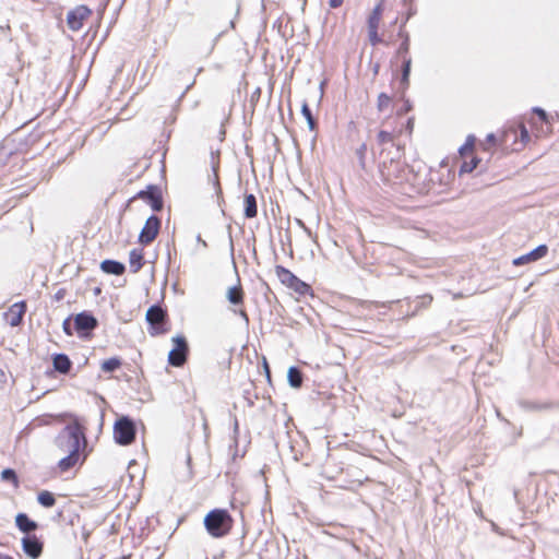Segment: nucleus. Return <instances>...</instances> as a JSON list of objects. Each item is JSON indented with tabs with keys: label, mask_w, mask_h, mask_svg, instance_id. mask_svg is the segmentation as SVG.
<instances>
[{
	"label": "nucleus",
	"mask_w": 559,
	"mask_h": 559,
	"mask_svg": "<svg viewBox=\"0 0 559 559\" xmlns=\"http://www.w3.org/2000/svg\"><path fill=\"white\" fill-rule=\"evenodd\" d=\"M412 110V104L405 100L402 106L395 108L392 115L384 117L376 135V143L383 155L388 145L394 146L404 134H412L414 130V117H407Z\"/></svg>",
	"instance_id": "obj_1"
},
{
	"label": "nucleus",
	"mask_w": 559,
	"mask_h": 559,
	"mask_svg": "<svg viewBox=\"0 0 559 559\" xmlns=\"http://www.w3.org/2000/svg\"><path fill=\"white\" fill-rule=\"evenodd\" d=\"M532 141L526 123L523 120L509 123L499 140L506 153L521 152Z\"/></svg>",
	"instance_id": "obj_2"
},
{
	"label": "nucleus",
	"mask_w": 559,
	"mask_h": 559,
	"mask_svg": "<svg viewBox=\"0 0 559 559\" xmlns=\"http://www.w3.org/2000/svg\"><path fill=\"white\" fill-rule=\"evenodd\" d=\"M367 152H368V146H367V143H365V142H362L354 152V154L358 160V166L361 170L367 169Z\"/></svg>",
	"instance_id": "obj_26"
},
{
	"label": "nucleus",
	"mask_w": 559,
	"mask_h": 559,
	"mask_svg": "<svg viewBox=\"0 0 559 559\" xmlns=\"http://www.w3.org/2000/svg\"><path fill=\"white\" fill-rule=\"evenodd\" d=\"M100 270L107 274L122 275L126 271L124 264L115 260H104Z\"/></svg>",
	"instance_id": "obj_23"
},
{
	"label": "nucleus",
	"mask_w": 559,
	"mask_h": 559,
	"mask_svg": "<svg viewBox=\"0 0 559 559\" xmlns=\"http://www.w3.org/2000/svg\"><path fill=\"white\" fill-rule=\"evenodd\" d=\"M392 105V97L385 93H380L377 98V109L380 112L385 111Z\"/></svg>",
	"instance_id": "obj_30"
},
{
	"label": "nucleus",
	"mask_w": 559,
	"mask_h": 559,
	"mask_svg": "<svg viewBox=\"0 0 559 559\" xmlns=\"http://www.w3.org/2000/svg\"><path fill=\"white\" fill-rule=\"evenodd\" d=\"M380 175L382 180L389 185H401L405 179L406 168L400 159L391 158L389 162L380 163Z\"/></svg>",
	"instance_id": "obj_8"
},
{
	"label": "nucleus",
	"mask_w": 559,
	"mask_h": 559,
	"mask_svg": "<svg viewBox=\"0 0 559 559\" xmlns=\"http://www.w3.org/2000/svg\"><path fill=\"white\" fill-rule=\"evenodd\" d=\"M265 369H266L267 376H270L269 365L266 362H265Z\"/></svg>",
	"instance_id": "obj_43"
},
{
	"label": "nucleus",
	"mask_w": 559,
	"mask_h": 559,
	"mask_svg": "<svg viewBox=\"0 0 559 559\" xmlns=\"http://www.w3.org/2000/svg\"><path fill=\"white\" fill-rule=\"evenodd\" d=\"M288 382L293 388H300L302 384V373L296 367H290L287 373Z\"/></svg>",
	"instance_id": "obj_27"
},
{
	"label": "nucleus",
	"mask_w": 559,
	"mask_h": 559,
	"mask_svg": "<svg viewBox=\"0 0 559 559\" xmlns=\"http://www.w3.org/2000/svg\"><path fill=\"white\" fill-rule=\"evenodd\" d=\"M122 365V361L118 357H111L102 362L100 368L104 372H112L119 369Z\"/></svg>",
	"instance_id": "obj_29"
},
{
	"label": "nucleus",
	"mask_w": 559,
	"mask_h": 559,
	"mask_svg": "<svg viewBox=\"0 0 559 559\" xmlns=\"http://www.w3.org/2000/svg\"><path fill=\"white\" fill-rule=\"evenodd\" d=\"M486 142L491 144V145H496L497 144V139H496V135L490 133L487 135L486 138Z\"/></svg>",
	"instance_id": "obj_40"
},
{
	"label": "nucleus",
	"mask_w": 559,
	"mask_h": 559,
	"mask_svg": "<svg viewBox=\"0 0 559 559\" xmlns=\"http://www.w3.org/2000/svg\"><path fill=\"white\" fill-rule=\"evenodd\" d=\"M15 526L25 535H32L31 533L38 528V523L29 519L26 513H17L15 516Z\"/></svg>",
	"instance_id": "obj_21"
},
{
	"label": "nucleus",
	"mask_w": 559,
	"mask_h": 559,
	"mask_svg": "<svg viewBox=\"0 0 559 559\" xmlns=\"http://www.w3.org/2000/svg\"><path fill=\"white\" fill-rule=\"evenodd\" d=\"M92 10L84 4L78 5L67 14V25L72 32H79L92 15Z\"/></svg>",
	"instance_id": "obj_15"
},
{
	"label": "nucleus",
	"mask_w": 559,
	"mask_h": 559,
	"mask_svg": "<svg viewBox=\"0 0 559 559\" xmlns=\"http://www.w3.org/2000/svg\"><path fill=\"white\" fill-rule=\"evenodd\" d=\"M261 93H262L261 87H257L252 92L251 97H250V100H251L252 104H257L259 102V99L261 97Z\"/></svg>",
	"instance_id": "obj_37"
},
{
	"label": "nucleus",
	"mask_w": 559,
	"mask_h": 559,
	"mask_svg": "<svg viewBox=\"0 0 559 559\" xmlns=\"http://www.w3.org/2000/svg\"><path fill=\"white\" fill-rule=\"evenodd\" d=\"M1 479L4 481H10L14 488H19L20 481L19 477L12 468H5L1 473Z\"/></svg>",
	"instance_id": "obj_31"
},
{
	"label": "nucleus",
	"mask_w": 559,
	"mask_h": 559,
	"mask_svg": "<svg viewBox=\"0 0 559 559\" xmlns=\"http://www.w3.org/2000/svg\"><path fill=\"white\" fill-rule=\"evenodd\" d=\"M245 216L247 218H253L258 215L257 199L253 194H246L243 200Z\"/></svg>",
	"instance_id": "obj_25"
},
{
	"label": "nucleus",
	"mask_w": 559,
	"mask_h": 559,
	"mask_svg": "<svg viewBox=\"0 0 559 559\" xmlns=\"http://www.w3.org/2000/svg\"><path fill=\"white\" fill-rule=\"evenodd\" d=\"M26 312V302L19 301L13 304L4 313V319L11 326H17L22 323L23 317Z\"/></svg>",
	"instance_id": "obj_19"
},
{
	"label": "nucleus",
	"mask_w": 559,
	"mask_h": 559,
	"mask_svg": "<svg viewBox=\"0 0 559 559\" xmlns=\"http://www.w3.org/2000/svg\"><path fill=\"white\" fill-rule=\"evenodd\" d=\"M523 121L526 123L532 139L547 138L552 133L551 122L545 110L540 108H533L531 116Z\"/></svg>",
	"instance_id": "obj_6"
},
{
	"label": "nucleus",
	"mask_w": 559,
	"mask_h": 559,
	"mask_svg": "<svg viewBox=\"0 0 559 559\" xmlns=\"http://www.w3.org/2000/svg\"><path fill=\"white\" fill-rule=\"evenodd\" d=\"M274 272L278 281L288 289H292L299 296H313L312 287L297 277L290 270L283 265H276Z\"/></svg>",
	"instance_id": "obj_7"
},
{
	"label": "nucleus",
	"mask_w": 559,
	"mask_h": 559,
	"mask_svg": "<svg viewBox=\"0 0 559 559\" xmlns=\"http://www.w3.org/2000/svg\"><path fill=\"white\" fill-rule=\"evenodd\" d=\"M475 140L468 136L464 145L460 148V154L463 157V163L460 167V173H472L479 164V158L474 155Z\"/></svg>",
	"instance_id": "obj_13"
},
{
	"label": "nucleus",
	"mask_w": 559,
	"mask_h": 559,
	"mask_svg": "<svg viewBox=\"0 0 559 559\" xmlns=\"http://www.w3.org/2000/svg\"><path fill=\"white\" fill-rule=\"evenodd\" d=\"M135 425L127 416H122L116 420L114 425V438L120 445H129L135 440Z\"/></svg>",
	"instance_id": "obj_9"
},
{
	"label": "nucleus",
	"mask_w": 559,
	"mask_h": 559,
	"mask_svg": "<svg viewBox=\"0 0 559 559\" xmlns=\"http://www.w3.org/2000/svg\"><path fill=\"white\" fill-rule=\"evenodd\" d=\"M204 527L213 538H222L230 534L235 521L226 509H213L203 520Z\"/></svg>",
	"instance_id": "obj_4"
},
{
	"label": "nucleus",
	"mask_w": 559,
	"mask_h": 559,
	"mask_svg": "<svg viewBox=\"0 0 559 559\" xmlns=\"http://www.w3.org/2000/svg\"><path fill=\"white\" fill-rule=\"evenodd\" d=\"M66 430L69 433L72 443L69 455L58 462L60 473H66L76 465L80 459V439H84V432L78 423L67 426Z\"/></svg>",
	"instance_id": "obj_5"
},
{
	"label": "nucleus",
	"mask_w": 559,
	"mask_h": 559,
	"mask_svg": "<svg viewBox=\"0 0 559 559\" xmlns=\"http://www.w3.org/2000/svg\"><path fill=\"white\" fill-rule=\"evenodd\" d=\"M548 252V247L546 245H540L531 252L523 254L513 260V265L520 266L534 261H537L544 258Z\"/></svg>",
	"instance_id": "obj_20"
},
{
	"label": "nucleus",
	"mask_w": 559,
	"mask_h": 559,
	"mask_svg": "<svg viewBox=\"0 0 559 559\" xmlns=\"http://www.w3.org/2000/svg\"><path fill=\"white\" fill-rule=\"evenodd\" d=\"M213 183H214V188H215L216 192L218 194H222V188H221L219 177H218V164H216L213 167Z\"/></svg>",
	"instance_id": "obj_34"
},
{
	"label": "nucleus",
	"mask_w": 559,
	"mask_h": 559,
	"mask_svg": "<svg viewBox=\"0 0 559 559\" xmlns=\"http://www.w3.org/2000/svg\"><path fill=\"white\" fill-rule=\"evenodd\" d=\"M136 199H141L146 202L155 212H158L163 209L162 193L159 188L156 186L151 185L146 188V190L138 192L129 200V203H132Z\"/></svg>",
	"instance_id": "obj_14"
},
{
	"label": "nucleus",
	"mask_w": 559,
	"mask_h": 559,
	"mask_svg": "<svg viewBox=\"0 0 559 559\" xmlns=\"http://www.w3.org/2000/svg\"><path fill=\"white\" fill-rule=\"evenodd\" d=\"M301 112L304 117L306 118L309 129L311 131H314L317 129V121L312 116L311 109L307 103H304L301 106Z\"/></svg>",
	"instance_id": "obj_32"
},
{
	"label": "nucleus",
	"mask_w": 559,
	"mask_h": 559,
	"mask_svg": "<svg viewBox=\"0 0 559 559\" xmlns=\"http://www.w3.org/2000/svg\"><path fill=\"white\" fill-rule=\"evenodd\" d=\"M374 307H379V302H372Z\"/></svg>",
	"instance_id": "obj_44"
},
{
	"label": "nucleus",
	"mask_w": 559,
	"mask_h": 559,
	"mask_svg": "<svg viewBox=\"0 0 559 559\" xmlns=\"http://www.w3.org/2000/svg\"><path fill=\"white\" fill-rule=\"evenodd\" d=\"M411 64L412 60L409 57H403V73H402V83L408 85V79L411 73Z\"/></svg>",
	"instance_id": "obj_33"
},
{
	"label": "nucleus",
	"mask_w": 559,
	"mask_h": 559,
	"mask_svg": "<svg viewBox=\"0 0 559 559\" xmlns=\"http://www.w3.org/2000/svg\"><path fill=\"white\" fill-rule=\"evenodd\" d=\"M62 328H63V331L67 335L71 336L73 333H72V330L70 328V318L66 319L63 321V324H62Z\"/></svg>",
	"instance_id": "obj_38"
},
{
	"label": "nucleus",
	"mask_w": 559,
	"mask_h": 559,
	"mask_svg": "<svg viewBox=\"0 0 559 559\" xmlns=\"http://www.w3.org/2000/svg\"><path fill=\"white\" fill-rule=\"evenodd\" d=\"M37 501L44 508H51L56 503V497L52 492L48 490H41L37 495Z\"/></svg>",
	"instance_id": "obj_28"
},
{
	"label": "nucleus",
	"mask_w": 559,
	"mask_h": 559,
	"mask_svg": "<svg viewBox=\"0 0 559 559\" xmlns=\"http://www.w3.org/2000/svg\"><path fill=\"white\" fill-rule=\"evenodd\" d=\"M384 9L385 0H379L366 17L368 40L372 47L378 45L389 46L394 43L393 35L389 34L386 29H383L380 33V24L382 22Z\"/></svg>",
	"instance_id": "obj_3"
},
{
	"label": "nucleus",
	"mask_w": 559,
	"mask_h": 559,
	"mask_svg": "<svg viewBox=\"0 0 559 559\" xmlns=\"http://www.w3.org/2000/svg\"><path fill=\"white\" fill-rule=\"evenodd\" d=\"M344 3V0H329V5L332 9L340 8Z\"/></svg>",
	"instance_id": "obj_39"
},
{
	"label": "nucleus",
	"mask_w": 559,
	"mask_h": 559,
	"mask_svg": "<svg viewBox=\"0 0 559 559\" xmlns=\"http://www.w3.org/2000/svg\"><path fill=\"white\" fill-rule=\"evenodd\" d=\"M22 549L31 559H38L44 551V543L36 535H25L21 539Z\"/></svg>",
	"instance_id": "obj_18"
},
{
	"label": "nucleus",
	"mask_w": 559,
	"mask_h": 559,
	"mask_svg": "<svg viewBox=\"0 0 559 559\" xmlns=\"http://www.w3.org/2000/svg\"><path fill=\"white\" fill-rule=\"evenodd\" d=\"M347 131H348V133H352V134H358L359 133L358 123L355 120L348 121Z\"/></svg>",
	"instance_id": "obj_36"
},
{
	"label": "nucleus",
	"mask_w": 559,
	"mask_h": 559,
	"mask_svg": "<svg viewBox=\"0 0 559 559\" xmlns=\"http://www.w3.org/2000/svg\"><path fill=\"white\" fill-rule=\"evenodd\" d=\"M129 265L132 273H138L144 265V251L140 248H134L129 253Z\"/></svg>",
	"instance_id": "obj_22"
},
{
	"label": "nucleus",
	"mask_w": 559,
	"mask_h": 559,
	"mask_svg": "<svg viewBox=\"0 0 559 559\" xmlns=\"http://www.w3.org/2000/svg\"><path fill=\"white\" fill-rule=\"evenodd\" d=\"M166 320L167 313L160 306L150 307L146 311V321L151 324L150 334L155 336L168 332V328L165 326Z\"/></svg>",
	"instance_id": "obj_11"
},
{
	"label": "nucleus",
	"mask_w": 559,
	"mask_h": 559,
	"mask_svg": "<svg viewBox=\"0 0 559 559\" xmlns=\"http://www.w3.org/2000/svg\"><path fill=\"white\" fill-rule=\"evenodd\" d=\"M159 229H160V219L155 215L150 216L146 219V222L139 235V242L143 246H147V245L152 243L158 236Z\"/></svg>",
	"instance_id": "obj_17"
},
{
	"label": "nucleus",
	"mask_w": 559,
	"mask_h": 559,
	"mask_svg": "<svg viewBox=\"0 0 559 559\" xmlns=\"http://www.w3.org/2000/svg\"><path fill=\"white\" fill-rule=\"evenodd\" d=\"M53 368L60 373L67 374L72 367L70 358L64 354H57L52 359Z\"/></svg>",
	"instance_id": "obj_24"
},
{
	"label": "nucleus",
	"mask_w": 559,
	"mask_h": 559,
	"mask_svg": "<svg viewBox=\"0 0 559 559\" xmlns=\"http://www.w3.org/2000/svg\"><path fill=\"white\" fill-rule=\"evenodd\" d=\"M56 296L58 299H61L63 297V292H58Z\"/></svg>",
	"instance_id": "obj_42"
},
{
	"label": "nucleus",
	"mask_w": 559,
	"mask_h": 559,
	"mask_svg": "<svg viewBox=\"0 0 559 559\" xmlns=\"http://www.w3.org/2000/svg\"><path fill=\"white\" fill-rule=\"evenodd\" d=\"M97 324V319L87 311L80 312L74 317V329L80 337L90 336Z\"/></svg>",
	"instance_id": "obj_16"
},
{
	"label": "nucleus",
	"mask_w": 559,
	"mask_h": 559,
	"mask_svg": "<svg viewBox=\"0 0 559 559\" xmlns=\"http://www.w3.org/2000/svg\"><path fill=\"white\" fill-rule=\"evenodd\" d=\"M0 559H14V558L12 556H10V555H5V554L0 552Z\"/></svg>",
	"instance_id": "obj_41"
},
{
	"label": "nucleus",
	"mask_w": 559,
	"mask_h": 559,
	"mask_svg": "<svg viewBox=\"0 0 559 559\" xmlns=\"http://www.w3.org/2000/svg\"><path fill=\"white\" fill-rule=\"evenodd\" d=\"M174 348L168 354V364L173 367H182L188 359L189 346L183 335H177L171 338Z\"/></svg>",
	"instance_id": "obj_10"
},
{
	"label": "nucleus",
	"mask_w": 559,
	"mask_h": 559,
	"mask_svg": "<svg viewBox=\"0 0 559 559\" xmlns=\"http://www.w3.org/2000/svg\"><path fill=\"white\" fill-rule=\"evenodd\" d=\"M226 297L231 305L237 307L236 309H234V313L238 314L248 323L249 316L245 309V290L242 288L240 281H238L237 285L231 286L227 289Z\"/></svg>",
	"instance_id": "obj_12"
},
{
	"label": "nucleus",
	"mask_w": 559,
	"mask_h": 559,
	"mask_svg": "<svg viewBox=\"0 0 559 559\" xmlns=\"http://www.w3.org/2000/svg\"><path fill=\"white\" fill-rule=\"evenodd\" d=\"M408 49H409V41H408V37L405 36V38L399 49V53L404 55V57H407Z\"/></svg>",
	"instance_id": "obj_35"
}]
</instances>
